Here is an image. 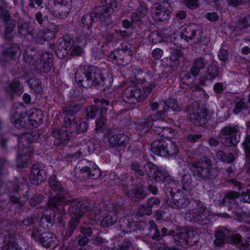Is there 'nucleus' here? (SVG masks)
Wrapping results in <instances>:
<instances>
[{
  "mask_svg": "<svg viewBox=\"0 0 250 250\" xmlns=\"http://www.w3.org/2000/svg\"><path fill=\"white\" fill-rule=\"evenodd\" d=\"M82 109L81 104H74L63 108L62 113L64 115L63 125L61 129H55L52 131V136L56 139V144L65 143L70 139L72 126H75V114Z\"/></svg>",
  "mask_w": 250,
  "mask_h": 250,
  "instance_id": "obj_1",
  "label": "nucleus"
},
{
  "mask_svg": "<svg viewBox=\"0 0 250 250\" xmlns=\"http://www.w3.org/2000/svg\"><path fill=\"white\" fill-rule=\"evenodd\" d=\"M189 168L193 175L205 182L216 178L219 174L218 168L207 159L191 162Z\"/></svg>",
  "mask_w": 250,
  "mask_h": 250,
  "instance_id": "obj_2",
  "label": "nucleus"
},
{
  "mask_svg": "<svg viewBox=\"0 0 250 250\" xmlns=\"http://www.w3.org/2000/svg\"><path fill=\"white\" fill-rule=\"evenodd\" d=\"M39 137V134L36 131L31 133H25L21 135L19 139V147L21 148L22 146L23 153L19 154L17 157V163L18 166L24 167L28 163L29 159V154L32 152V148L29 147L31 142H35Z\"/></svg>",
  "mask_w": 250,
  "mask_h": 250,
  "instance_id": "obj_3",
  "label": "nucleus"
},
{
  "mask_svg": "<svg viewBox=\"0 0 250 250\" xmlns=\"http://www.w3.org/2000/svg\"><path fill=\"white\" fill-rule=\"evenodd\" d=\"M221 142L227 147L236 146L240 141L241 132L239 126L230 125L222 127L218 134Z\"/></svg>",
  "mask_w": 250,
  "mask_h": 250,
  "instance_id": "obj_4",
  "label": "nucleus"
},
{
  "mask_svg": "<svg viewBox=\"0 0 250 250\" xmlns=\"http://www.w3.org/2000/svg\"><path fill=\"white\" fill-rule=\"evenodd\" d=\"M151 150L155 154L161 156L170 157L176 154L178 151L175 143L163 139L156 140L151 145Z\"/></svg>",
  "mask_w": 250,
  "mask_h": 250,
  "instance_id": "obj_5",
  "label": "nucleus"
},
{
  "mask_svg": "<svg viewBox=\"0 0 250 250\" xmlns=\"http://www.w3.org/2000/svg\"><path fill=\"white\" fill-rule=\"evenodd\" d=\"M188 119L194 125L199 126L205 125L210 118L208 111L197 105H190L186 109Z\"/></svg>",
  "mask_w": 250,
  "mask_h": 250,
  "instance_id": "obj_6",
  "label": "nucleus"
},
{
  "mask_svg": "<svg viewBox=\"0 0 250 250\" xmlns=\"http://www.w3.org/2000/svg\"><path fill=\"white\" fill-rule=\"evenodd\" d=\"M209 211L204 205L199 206L196 208L186 212L184 218L187 221L200 225H206L210 223Z\"/></svg>",
  "mask_w": 250,
  "mask_h": 250,
  "instance_id": "obj_7",
  "label": "nucleus"
},
{
  "mask_svg": "<svg viewBox=\"0 0 250 250\" xmlns=\"http://www.w3.org/2000/svg\"><path fill=\"white\" fill-rule=\"evenodd\" d=\"M95 202L93 201L85 200L75 203L73 201L68 202L66 208V212H68L71 218H80L84 212L94 208Z\"/></svg>",
  "mask_w": 250,
  "mask_h": 250,
  "instance_id": "obj_8",
  "label": "nucleus"
},
{
  "mask_svg": "<svg viewBox=\"0 0 250 250\" xmlns=\"http://www.w3.org/2000/svg\"><path fill=\"white\" fill-rule=\"evenodd\" d=\"M183 37L187 40V43L189 40H194L195 43L206 45L207 42L206 38L202 37L201 35V31L199 26L192 23L185 27L182 31Z\"/></svg>",
  "mask_w": 250,
  "mask_h": 250,
  "instance_id": "obj_9",
  "label": "nucleus"
},
{
  "mask_svg": "<svg viewBox=\"0 0 250 250\" xmlns=\"http://www.w3.org/2000/svg\"><path fill=\"white\" fill-rule=\"evenodd\" d=\"M215 237L214 243L216 246H220L225 242L235 245L236 243L242 239L240 234H231L229 229H225L217 230L215 233Z\"/></svg>",
  "mask_w": 250,
  "mask_h": 250,
  "instance_id": "obj_10",
  "label": "nucleus"
},
{
  "mask_svg": "<svg viewBox=\"0 0 250 250\" xmlns=\"http://www.w3.org/2000/svg\"><path fill=\"white\" fill-rule=\"evenodd\" d=\"M169 3L163 1L161 3H155L151 10L152 17L156 21H163L168 20L171 13Z\"/></svg>",
  "mask_w": 250,
  "mask_h": 250,
  "instance_id": "obj_11",
  "label": "nucleus"
},
{
  "mask_svg": "<svg viewBox=\"0 0 250 250\" xmlns=\"http://www.w3.org/2000/svg\"><path fill=\"white\" fill-rule=\"evenodd\" d=\"M132 57L133 53L128 48L116 50L110 55V58L113 63L121 66H125L129 63Z\"/></svg>",
  "mask_w": 250,
  "mask_h": 250,
  "instance_id": "obj_12",
  "label": "nucleus"
},
{
  "mask_svg": "<svg viewBox=\"0 0 250 250\" xmlns=\"http://www.w3.org/2000/svg\"><path fill=\"white\" fill-rule=\"evenodd\" d=\"M117 7L115 0H103L101 6L98 8L97 12L94 14L96 20L104 21L108 18L112 13L114 8Z\"/></svg>",
  "mask_w": 250,
  "mask_h": 250,
  "instance_id": "obj_13",
  "label": "nucleus"
},
{
  "mask_svg": "<svg viewBox=\"0 0 250 250\" xmlns=\"http://www.w3.org/2000/svg\"><path fill=\"white\" fill-rule=\"evenodd\" d=\"M122 97L125 103L131 104L144 101L145 95H141L140 88L131 86L124 90Z\"/></svg>",
  "mask_w": 250,
  "mask_h": 250,
  "instance_id": "obj_14",
  "label": "nucleus"
},
{
  "mask_svg": "<svg viewBox=\"0 0 250 250\" xmlns=\"http://www.w3.org/2000/svg\"><path fill=\"white\" fill-rule=\"evenodd\" d=\"M178 244L180 246H192L199 240V236L197 232L190 230L186 228H182L179 233Z\"/></svg>",
  "mask_w": 250,
  "mask_h": 250,
  "instance_id": "obj_15",
  "label": "nucleus"
},
{
  "mask_svg": "<svg viewBox=\"0 0 250 250\" xmlns=\"http://www.w3.org/2000/svg\"><path fill=\"white\" fill-rule=\"evenodd\" d=\"M51 195L53 196L50 197L47 202V205L50 208L53 210L57 209L61 213L65 214L66 213V208L68 206L67 204L70 200H65V198L67 195H54L53 193L50 191Z\"/></svg>",
  "mask_w": 250,
  "mask_h": 250,
  "instance_id": "obj_16",
  "label": "nucleus"
},
{
  "mask_svg": "<svg viewBox=\"0 0 250 250\" xmlns=\"http://www.w3.org/2000/svg\"><path fill=\"white\" fill-rule=\"evenodd\" d=\"M13 117L11 122L14 126L17 128L25 127L26 123L22 119L27 115L26 109L23 104H15L13 107Z\"/></svg>",
  "mask_w": 250,
  "mask_h": 250,
  "instance_id": "obj_17",
  "label": "nucleus"
},
{
  "mask_svg": "<svg viewBox=\"0 0 250 250\" xmlns=\"http://www.w3.org/2000/svg\"><path fill=\"white\" fill-rule=\"evenodd\" d=\"M74 41L69 36H64L60 41L58 48L56 51L57 57L62 59L65 58L69 52L70 51L73 44Z\"/></svg>",
  "mask_w": 250,
  "mask_h": 250,
  "instance_id": "obj_18",
  "label": "nucleus"
},
{
  "mask_svg": "<svg viewBox=\"0 0 250 250\" xmlns=\"http://www.w3.org/2000/svg\"><path fill=\"white\" fill-rule=\"evenodd\" d=\"M36 68L41 73H49L53 67V54L44 53L40 54Z\"/></svg>",
  "mask_w": 250,
  "mask_h": 250,
  "instance_id": "obj_19",
  "label": "nucleus"
},
{
  "mask_svg": "<svg viewBox=\"0 0 250 250\" xmlns=\"http://www.w3.org/2000/svg\"><path fill=\"white\" fill-rule=\"evenodd\" d=\"M129 137L124 133H119L111 136L108 139L109 146L110 147L124 148L128 144Z\"/></svg>",
  "mask_w": 250,
  "mask_h": 250,
  "instance_id": "obj_20",
  "label": "nucleus"
},
{
  "mask_svg": "<svg viewBox=\"0 0 250 250\" xmlns=\"http://www.w3.org/2000/svg\"><path fill=\"white\" fill-rule=\"evenodd\" d=\"M31 183L34 185H40L46 179V172L40 168L38 165H34L29 176Z\"/></svg>",
  "mask_w": 250,
  "mask_h": 250,
  "instance_id": "obj_21",
  "label": "nucleus"
},
{
  "mask_svg": "<svg viewBox=\"0 0 250 250\" xmlns=\"http://www.w3.org/2000/svg\"><path fill=\"white\" fill-rule=\"evenodd\" d=\"M86 67H80L75 73V78L78 83L84 87H91L92 81L89 79L86 74Z\"/></svg>",
  "mask_w": 250,
  "mask_h": 250,
  "instance_id": "obj_22",
  "label": "nucleus"
},
{
  "mask_svg": "<svg viewBox=\"0 0 250 250\" xmlns=\"http://www.w3.org/2000/svg\"><path fill=\"white\" fill-rule=\"evenodd\" d=\"M240 194L235 191H229L225 194L222 200L220 202L222 205L227 204L231 208H236L238 207L236 199L240 197Z\"/></svg>",
  "mask_w": 250,
  "mask_h": 250,
  "instance_id": "obj_23",
  "label": "nucleus"
},
{
  "mask_svg": "<svg viewBox=\"0 0 250 250\" xmlns=\"http://www.w3.org/2000/svg\"><path fill=\"white\" fill-rule=\"evenodd\" d=\"M171 194L172 202L177 207L185 208L188 206L190 202L189 199L183 191L177 190L176 192Z\"/></svg>",
  "mask_w": 250,
  "mask_h": 250,
  "instance_id": "obj_24",
  "label": "nucleus"
},
{
  "mask_svg": "<svg viewBox=\"0 0 250 250\" xmlns=\"http://www.w3.org/2000/svg\"><path fill=\"white\" fill-rule=\"evenodd\" d=\"M21 50L16 44L10 46L6 49L3 50L0 56V61L3 62H9L11 59L21 54Z\"/></svg>",
  "mask_w": 250,
  "mask_h": 250,
  "instance_id": "obj_25",
  "label": "nucleus"
},
{
  "mask_svg": "<svg viewBox=\"0 0 250 250\" xmlns=\"http://www.w3.org/2000/svg\"><path fill=\"white\" fill-rule=\"evenodd\" d=\"M41 243L47 248L54 249L58 245V241L56 237L51 232H45L41 236Z\"/></svg>",
  "mask_w": 250,
  "mask_h": 250,
  "instance_id": "obj_26",
  "label": "nucleus"
},
{
  "mask_svg": "<svg viewBox=\"0 0 250 250\" xmlns=\"http://www.w3.org/2000/svg\"><path fill=\"white\" fill-rule=\"evenodd\" d=\"M49 185L51 189L57 195H67V191L62 187L61 182L57 180L55 175H52L49 179Z\"/></svg>",
  "mask_w": 250,
  "mask_h": 250,
  "instance_id": "obj_27",
  "label": "nucleus"
},
{
  "mask_svg": "<svg viewBox=\"0 0 250 250\" xmlns=\"http://www.w3.org/2000/svg\"><path fill=\"white\" fill-rule=\"evenodd\" d=\"M167 124H162L161 122H156L154 124L153 131L156 134L164 138L170 137L172 129L167 126Z\"/></svg>",
  "mask_w": 250,
  "mask_h": 250,
  "instance_id": "obj_28",
  "label": "nucleus"
},
{
  "mask_svg": "<svg viewBox=\"0 0 250 250\" xmlns=\"http://www.w3.org/2000/svg\"><path fill=\"white\" fill-rule=\"evenodd\" d=\"M207 61L202 57H199L195 59L193 62L192 65L190 69V73L193 76L199 75L200 70L205 67Z\"/></svg>",
  "mask_w": 250,
  "mask_h": 250,
  "instance_id": "obj_29",
  "label": "nucleus"
},
{
  "mask_svg": "<svg viewBox=\"0 0 250 250\" xmlns=\"http://www.w3.org/2000/svg\"><path fill=\"white\" fill-rule=\"evenodd\" d=\"M99 78H96L94 86L101 90H105L108 89L111 85V83L108 79L105 78L102 73L101 70L99 69Z\"/></svg>",
  "mask_w": 250,
  "mask_h": 250,
  "instance_id": "obj_30",
  "label": "nucleus"
},
{
  "mask_svg": "<svg viewBox=\"0 0 250 250\" xmlns=\"http://www.w3.org/2000/svg\"><path fill=\"white\" fill-rule=\"evenodd\" d=\"M40 55H36L33 50H26L23 55L24 62L27 64L35 66L36 68L39 62Z\"/></svg>",
  "mask_w": 250,
  "mask_h": 250,
  "instance_id": "obj_31",
  "label": "nucleus"
},
{
  "mask_svg": "<svg viewBox=\"0 0 250 250\" xmlns=\"http://www.w3.org/2000/svg\"><path fill=\"white\" fill-rule=\"evenodd\" d=\"M117 219V210L112 209L108 211L107 214L101 221V225L104 227H107L114 224Z\"/></svg>",
  "mask_w": 250,
  "mask_h": 250,
  "instance_id": "obj_32",
  "label": "nucleus"
},
{
  "mask_svg": "<svg viewBox=\"0 0 250 250\" xmlns=\"http://www.w3.org/2000/svg\"><path fill=\"white\" fill-rule=\"evenodd\" d=\"M156 117V115H150L148 116L145 120L144 122L140 124H138L137 125L136 127L140 130L143 131L145 132L146 131L149 127H151L152 130L153 131V127L154 124L156 122H161L160 120H158L157 119L155 120L154 118Z\"/></svg>",
  "mask_w": 250,
  "mask_h": 250,
  "instance_id": "obj_33",
  "label": "nucleus"
},
{
  "mask_svg": "<svg viewBox=\"0 0 250 250\" xmlns=\"http://www.w3.org/2000/svg\"><path fill=\"white\" fill-rule=\"evenodd\" d=\"M170 41L178 47L186 48L188 46V43L187 40L183 37V33L181 32L173 33L170 37Z\"/></svg>",
  "mask_w": 250,
  "mask_h": 250,
  "instance_id": "obj_34",
  "label": "nucleus"
},
{
  "mask_svg": "<svg viewBox=\"0 0 250 250\" xmlns=\"http://www.w3.org/2000/svg\"><path fill=\"white\" fill-rule=\"evenodd\" d=\"M234 31H241L247 27L250 26V16L248 15L244 18L240 19L236 22H231L230 24Z\"/></svg>",
  "mask_w": 250,
  "mask_h": 250,
  "instance_id": "obj_35",
  "label": "nucleus"
},
{
  "mask_svg": "<svg viewBox=\"0 0 250 250\" xmlns=\"http://www.w3.org/2000/svg\"><path fill=\"white\" fill-rule=\"evenodd\" d=\"M3 20L5 26L4 37L6 40H11L14 37L13 31L15 27V22L10 16L9 18H6Z\"/></svg>",
  "mask_w": 250,
  "mask_h": 250,
  "instance_id": "obj_36",
  "label": "nucleus"
},
{
  "mask_svg": "<svg viewBox=\"0 0 250 250\" xmlns=\"http://www.w3.org/2000/svg\"><path fill=\"white\" fill-rule=\"evenodd\" d=\"M69 6L66 5H59L56 6L52 11L53 15L58 18H65L70 11Z\"/></svg>",
  "mask_w": 250,
  "mask_h": 250,
  "instance_id": "obj_37",
  "label": "nucleus"
},
{
  "mask_svg": "<svg viewBox=\"0 0 250 250\" xmlns=\"http://www.w3.org/2000/svg\"><path fill=\"white\" fill-rule=\"evenodd\" d=\"M146 193L145 190V188L143 186L136 187L131 191L128 192V196L129 198H135L138 199H142L146 197Z\"/></svg>",
  "mask_w": 250,
  "mask_h": 250,
  "instance_id": "obj_38",
  "label": "nucleus"
},
{
  "mask_svg": "<svg viewBox=\"0 0 250 250\" xmlns=\"http://www.w3.org/2000/svg\"><path fill=\"white\" fill-rule=\"evenodd\" d=\"M82 172L86 173L87 176L92 179H96L100 177L101 171L100 169L94 167L92 169L89 167H83L80 169Z\"/></svg>",
  "mask_w": 250,
  "mask_h": 250,
  "instance_id": "obj_39",
  "label": "nucleus"
},
{
  "mask_svg": "<svg viewBox=\"0 0 250 250\" xmlns=\"http://www.w3.org/2000/svg\"><path fill=\"white\" fill-rule=\"evenodd\" d=\"M19 33L23 36H33L35 29L27 22H24L18 25Z\"/></svg>",
  "mask_w": 250,
  "mask_h": 250,
  "instance_id": "obj_40",
  "label": "nucleus"
},
{
  "mask_svg": "<svg viewBox=\"0 0 250 250\" xmlns=\"http://www.w3.org/2000/svg\"><path fill=\"white\" fill-rule=\"evenodd\" d=\"M86 74L89 79L92 81L91 86H94L96 78H99V69L94 66H86Z\"/></svg>",
  "mask_w": 250,
  "mask_h": 250,
  "instance_id": "obj_41",
  "label": "nucleus"
},
{
  "mask_svg": "<svg viewBox=\"0 0 250 250\" xmlns=\"http://www.w3.org/2000/svg\"><path fill=\"white\" fill-rule=\"evenodd\" d=\"M22 86L17 80L13 81L7 89V92L20 95L22 92Z\"/></svg>",
  "mask_w": 250,
  "mask_h": 250,
  "instance_id": "obj_42",
  "label": "nucleus"
},
{
  "mask_svg": "<svg viewBox=\"0 0 250 250\" xmlns=\"http://www.w3.org/2000/svg\"><path fill=\"white\" fill-rule=\"evenodd\" d=\"M216 156L220 161L229 163H231L234 159L233 153H229L227 155L223 150H218L216 153Z\"/></svg>",
  "mask_w": 250,
  "mask_h": 250,
  "instance_id": "obj_43",
  "label": "nucleus"
},
{
  "mask_svg": "<svg viewBox=\"0 0 250 250\" xmlns=\"http://www.w3.org/2000/svg\"><path fill=\"white\" fill-rule=\"evenodd\" d=\"M80 220V218H71L69 222L68 229L66 232V235L68 237L71 236L74 230L77 229L79 224Z\"/></svg>",
  "mask_w": 250,
  "mask_h": 250,
  "instance_id": "obj_44",
  "label": "nucleus"
},
{
  "mask_svg": "<svg viewBox=\"0 0 250 250\" xmlns=\"http://www.w3.org/2000/svg\"><path fill=\"white\" fill-rule=\"evenodd\" d=\"M89 153L90 146L88 145L84 144L81 146L77 152L72 154V157L78 158L81 156H86Z\"/></svg>",
  "mask_w": 250,
  "mask_h": 250,
  "instance_id": "obj_45",
  "label": "nucleus"
},
{
  "mask_svg": "<svg viewBox=\"0 0 250 250\" xmlns=\"http://www.w3.org/2000/svg\"><path fill=\"white\" fill-rule=\"evenodd\" d=\"M156 166L152 163L147 162L143 166V171L144 174L146 173L148 178L151 180L152 176H154L155 170L156 169Z\"/></svg>",
  "mask_w": 250,
  "mask_h": 250,
  "instance_id": "obj_46",
  "label": "nucleus"
},
{
  "mask_svg": "<svg viewBox=\"0 0 250 250\" xmlns=\"http://www.w3.org/2000/svg\"><path fill=\"white\" fill-rule=\"evenodd\" d=\"M40 225L41 227L45 229H49L53 225L52 220L50 216L43 215L40 220Z\"/></svg>",
  "mask_w": 250,
  "mask_h": 250,
  "instance_id": "obj_47",
  "label": "nucleus"
},
{
  "mask_svg": "<svg viewBox=\"0 0 250 250\" xmlns=\"http://www.w3.org/2000/svg\"><path fill=\"white\" fill-rule=\"evenodd\" d=\"M164 103L168 108H170L174 111H180L182 109L181 105L179 104L175 99H169Z\"/></svg>",
  "mask_w": 250,
  "mask_h": 250,
  "instance_id": "obj_48",
  "label": "nucleus"
},
{
  "mask_svg": "<svg viewBox=\"0 0 250 250\" xmlns=\"http://www.w3.org/2000/svg\"><path fill=\"white\" fill-rule=\"evenodd\" d=\"M219 75V71L217 65L214 63H212L208 69V79L213 80Z\"/></svg>",
  "mask_w": 250,
  "mask_h": 250,
  "instance_id": "obj_49",
  "label": "nucleus"
},
{
  "mask_svg": "<svg viewBox=\"0 0 250 250\" xmlns=\"http://www.w3.org/2000/svg\"><path fill=\"white\" fill-rule=\"evenodd\" d=\"M94 21L93 16L91 14H87L83 17L81 23L83 24V28L86 27L87 29H89Z\"/></svg>",
  "mask_w": 250,
  "mask_h": 250,
  "instance_id": "obj_50",
  "label": "nucleus"
},
{
  "mask_svg": "<svg viewBox=\"0 0 250 250\" xmlns=\"http://www.w3.org/2000/svg\"><path fill=\"white\" fill-rule=\"evenodd\" d=\"M183 57L184 54L181 50L173 49L171 53L170 60L171 61L175 62L176 64H178L180 60L183 58Z\"/></svg>",
  "mask_w": 250,
  "mask_h": 250,
  "instance_id": "obj_51",
  "label": "nucleus"
},
{
  "mask_svg": "<svg viewBox=\"0 0 250 250\" xmlns=\"http://www.w3.org/2000/svg\"><path fill=\"white\" fill-rule=\"evenodd\" d=\"M242 146L244 149L246 159L248 160L250 159V134H247L246 136Z\"/></svg>",
  "mask_w": 250,
  "mask_h": 250,
  "instance_id": "obj_52",
  "label": "nucleus"
},
{
  "mask_svg": "<svg viewBox=\"0 0 250 250\" xmlns=\"http://www.w3.org/2000/svg\"><path fill=\"white\" fill-rule=\"evenodd\" d=\"M150 225V229H153L155 234L152 236V239L156 241H160L162 239V236L160 235V232L158 229L157 226L156 225L153 220H150L149 221Z\"/></svg>",
  "mask_w": 250,
  "mask_h": 250,
  "instance_id": "obj_53",
  "label": "nucleus"
},
{
  "mask_svg": "<svg viewBox=\"0 0 250 250\" xmlns=\"http://www.w3.org/2000/svg\"><path fill=\"white\" fill-rule=\"evenodd\" d=\"M154 176H152L151 179H154L157 182L164 181L167 177V174L164 171L159 170L156 167Z\"/></svg>",
  "mask_w": 250,
  "mask_h": 250,
  "instance_id": "obj_54",
  "label": "nucleus"
},
{
  "mask_svg": "<svg viewBox=\"0 0 250 250\" xmlns=\"http://www.w3.org/2000/svg\"><path fill=\"white\" fill-rule=\"evenodd\" d=\"M108 182L111 186L115 185H124L123 180L121 181L119 176L114 172H112L109 174Z\"/></svg>",
  "mask_w": 250,
  "mask_h": 250,
  "instance_id": "obj_55",
  "label": "nucleus"
},
{
  "mask_svg": "<svg viewBox=\"0 0 250 250\" xmlns=\"http://www.w3.org/2000/svg\"><path fill=\"white\" fill-rule=\"evenodd\" d=\"M150 42L155 44L161 42L163 41L162 35L158 32H153L148 36Z\"/></svg>",
  "mask_w": 250,
  "mask_h": 250,
  "instance_id": "obj_56",
  "label": "nucleus"
},
{
  "mask_svg": "<svg viewBox=\"0 0 250 250\" xmlns=\"http://www.w3.org/2000/svg\"><path fill=\"white\" fill-rule=\"evenodd\" d=\"M151 213L152 209H150L147 206L142 205L138 209L136 215L138 217H141L144 215H150Z\"/></svg>",
  "mask_w": 250,
  "mask_h": 250,
  "instance_id": "obj_57",
  "label": "nucleus"
},
{
  "mask_svg": "<svg viewBox=\"0 0 250 250\" xmlns=\"http://www.w3.org/2000/svg\"><path fill=\"white\" fill-rule=\"evenodd\" d=\"M98 112V109L96 106H90L86 108V116L87 118H95Z\"/></svg>",
  "mask_w": 250,
  "mask_h": 250,
  "instance_id": "obj_58",
  "label": "nucleus"
},
{
  "mask_svg": "<svg viewBox=\"0 0 250 250\" xmlns=\"http://www.w3.org/2000/svg\"><path fill=\"white\" fill-rule=\"evenodd\" d=\"M240 200L243 203L250 204V187L242 191Z\"/></svg>",
  "mask_w": 250,
  "mask_h": 250,
  "instance_id": "obj_59",
  "label": "nucleus"
},
{
  "mask_svg": "<svg viewBox=\"0 0 250 250\" xmlns=\"http://www.w3.org/2000/svg\"><path fill=\"white\" fill-rule=\"evenodd\" d=\"M48 37V36H46V33L44 31H40L33 38L35 42L39 43H42L43 42L47 40Z\"/></svg>",
  "mask_w": 250,
  "mask_h": 250,
  "instance_id": "obj_60",
  "label": "nucleus"
},
{
  "mask_svg": "<svg viewBox=\"0 0 250 250\" xmlns=\"http://www.w3.org/2000/svg\"><path fill=\"white\" fill-rule=\"evenodd\" d=\"M95 205V204H94V206ZM88 211H90V217L91 219L92 220H96L100 218V215L103 213V209L100 210L97 207L95 208L94 206V208L89 209Z\"/></svg>",
  "mask_w": 250,
  "mask_h": 250,
  "instance_id": "obj_61",
  "label": "nucleus"
},
{
  "mask_svg": "<svg viewBox=\"0 0 250 250\" xmlns=\"http://www.w3.org/2000/svg\"><path fill=\"white\" fill-rule=\"evenodd\" d=\"M218 56L223 62L222 64L225 65V62L229 59V53L227 50L221 49L218 53Z\"/></svg>",
  "mask_w": 250,
  "mask_h": 250,
  "instance_id": "obj_62",
  "label": "nucleus"
},
{
  "mask_svg": "<svg viewBox=\"0 0 250 250\" xmlns=\"http://www.w3.org/2000/svg\"><path fill=\"white\" fill-rule=\"evenodd\" d=\"M133 247L132 242L128 239H125L118 246L117 248L119 250H128Z\"/></svg>",
  "mask_w": 250,
  "mask_h": 250,
  "instance_id": "obj_63",
  "label": "nucleus"
},
{
  "mask_svg": "<svg viewBox=\"0 0 250 250\" xmlns=\"http://www.w3.org/2000/svg\"><path fill=\"white\" fill-rule=\"evenodd\" d=\"M235 245L241 250H249V247L250 246V237L246 240V243L242 242V238L238 243H236Z\"/></svg>",
  "mask_w": 250,
  "mask_h": 250,
  "instance_id": "obj_64",
  "label": "nucleus"
}]
</instances>
